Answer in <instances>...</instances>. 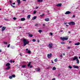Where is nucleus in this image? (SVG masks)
<instances>
[{
  "mask_svg": "<svg viewBox=\"0 0 80 80\" xmlns=\"http://www.w3.org/2000/svg\"><path fill=\"white\" fill-rule=\"evenodd\" d=\"M23 42L24 46H25L26 45H27V44L29 43V42L27 41L25 39H23Z\"/></svg>",
  "mask_w": 80,
  "mask_h": 80,
  "instance_id": "obj_1",
  "label": "nucleus"
},
{
  "mask_svg": "<svg viewBox=\"0 0 80 80\" xmlns=\"http://www.w3.org/2000/svg\"><path fill=\"white\" fill-rule=\"evenodd\" d=\"M68 24L70 25H75V23L74 22L72 21L68 22Z\"/></svg>",
  "mask_w": 80,
  "mask_h": 80,
  "instance_id": "obj_2",
  "label": "nucleus"
},
{
  "mask_svg": "<svg viewBox=\"0 0 80 80\" xmlns=\"http://www.w3.org/2000/svg\"><path fill=\"white\" fill-rule=\"evenodd\" d=\"M60 38L62 40H63V41H64V40H68V38H62L61 37Z\"/></svg>",
  "mask_w": 80,
  "mask_h": 80,
  "instance_id": "obj_3",
  "label": "nucleus"
},
{
  "mask_svg": "<svg viewBox=\"0 0 80 80\" xmlns=\"http://www.w3.org/2000/svg\"><path fill=\"white\" fill-rule=\"evenodd\" d=\"M78 59V57H77L74 56L73 57V58H72V61H75V60H77Z\"/></svg>",
  "mask_w": 80,
  "mask_h": 80,
  "instance_id": "obj_4",
  "label": "nucleus"
},
{
  "mask_svg": "<svg viewBox=\"0 0 80 80\" xmlns=\"http://www.w3.org/2000/svg\"><path fill=\"white\" fill-rule=\"evenodd\" d=\"M48 46L50 48H51L52 47V46H53V44L52 43H50L49 44Z\"/></svg>",
  "mask_w": 80,
  "mask_h": 80,
  "instance_id": "obj_5",
  "label": "nucleus"
},
{
  "mask_svg": "<svg viewBox=\"0 0 80 80\" xmlns=\"http://www.w3.org/2000/svg\"><path fill=\"white\" fill-rule=\"evenodd\" d=\"M47 56L48 58H51V57H52V53H50V54H48Z\"/></svg>",
  "mask_w": 80,
  "mask_h": 80,
  "instance_id": "obj_6",
  "label": "nucleus"
},
{
  "mask_svg": "<svg viewBox=\"0 0 80 80\" xmlns=\"http://www.w3.org/2000/svg\"><path fill=\"white\" fill-rule=\"evenodd\" d=\"M70 13H71V12L68 11L65 12V15H69V14H70Z\"/></svg>",
  "mask_w": 80,
  "mask_h": 80,
  "instance_id": "obj_7",
  "label": "nucleus"
},
{
  "mask_svg": "<svg viewBox=\"0 0 80 80\" xmlns=\"http://www.w3.org/2000/svg\"><path fill=\"white\" fill-rule=\"evenodd\" d=\"M17 2L18 3V5H19L21 3L20 0H17Z\"/></svg>",
  "mask_w": 80,
  "mask_h": 80,
  "instance_id": "obj_8",
  "label": "nucleus"
},
{
  "mask_svg": "<svg viewBox=\"0 0 80 80\" xmlns=\"http://www.w3.org/2000/svg\"><path fill=\"white\" fill-rule=\"evenodd\" d=\"M5 29H6V27H3L2 28V32H3V31H4V30H5Z\"/></svg>",
  "mask_w": 80,
  "mask_h": 80,
  "instance_id": "obj_9",
  "label": "nucleus"
},
{
  "mask_svg": "<svg viewBox=\"0 0 80 80\" xmlns=\"http://www.w3.org/2000/svg\"><path fill=\"white\" fill-rule=\"evenodd\" d=\"M62 4H56V6L58 7H62Z\"/></svg>",
  "mask_w": 80,
  "mask_h": 80,
  "instance_id": "obj_10",
  "label": "nucleus"
},
{
  "mask_svg": "<svg viewBox=\"0 0 80 80\" xmlns=\"http://www.w3.org/2000/svg\"><path fill=\"white\" fill-rule=\"evenodd\" d=\"M73 67L74 68H79L78 66L76 65H74Z\"/></svg>",
  "mask_w": 80,
  "mask_h": 80,
  "instance_id": "obj_11",
  "label": "nucleus"
},
{
  "mask_svg": "<svg viewBox=\"0 0 80 80\" xmlns=\"http://www.w3.org/2000/svg\"><path fill=\"white\" fill-rule=\"evenodd\" d=\"M31 63H32V62H29V63L28 64V67H30V66L31 65Z\"/></svg>",
  "mask_w": 80,
  "mask_h": 80,
  "instance_id": "obj_12",
  "label": "nucleus"
},
{
  "mask_svg": "<svg viewBox=\"0 0 80 80\" xmlns=\"http://www.w3.org/2000/svg\"><path fill=\"white\" fill-rule=\"evenodd\" d=\"M10 63H7L6 64V67H7L8 66H10Z\"/></svg>",
  "mask_w": 80,
  "mask_h": 80,
  "instance_id": "obj_13",
  "label": "nucleus"
},
{
  "mask_svg": "<svg viewBox=\"0 0 80 80\" xmlns=\"http://www.w3.org/2000/svg\"><path fill=\"white\" fill-rule=\"evenodd\" d=\"M77 63H78V64H79V63L80 62V61H79V60H78V59L77 60Z\"/></svg>",
  "mask_w": 80,
  "mask_h": 80,
  "instance_id": "obj_14",
  "label": "nucleus"
},
{
  "mask_svg": "<svg viewBox=\"0 0 80 80\" xmlns=\"http://www.w3.org/2000/svg\"><path fill=\"white\" fill-rule=\"evenodd\" d=\"M80 42L74 44L75 45H80Z\"/></svg>",
  "mask_w": 80,
  "mask_h": 80,
  "instance_id": "obj_15",
  "label": "nucleus"
},
{
  "mask_svg": "<svg viewBox=\"0 0 80 80\" xmlns=\"http://www.w3.org/2000/svg\"><path fill=\"white\" fill-rule=\"evenodd\" d=\"M26 53H28L29 54H30L31 53V51L30 50L28 51V52H26Z\"/></svg>",
  "mask_w": 80,
  "mask_h": 80,
  "instance_id": "obj_16",
  "label": "nucleus"
},
{
  "mask_svg": "<svg viewBox=\"0 0 80 80\" xmlns=\"http://www.w3.org/2000/svg\"><path fill=\"white\" fill-rule=\"evenodd\" d=\"M21 21H24V20H25V18H21Z\"/></svg>",
  "mask_w": 80,
  "mask_h": 80,
  "instance_id": "obj_17",
  "label": "nucleus"
},
{
  "mask_svg": "<svg viewBox=\"0 0 80 80\" xmlns=\"http://www.w3.org/2000/svg\"><path fill=\"white\" fill-rule=\"evenodd\" d=\"M37 18V17L36 16H34V17L33 18H32V20H35Z\"/></svg>",
  "mask_w": 80,
  "mask_h": 80,
  "instance_id": "obj_18",
  "label": "nucleus"
},
{
  "mask_svg": "<svg viewBox=\"0 0 80 80\" xmlns=\"http://www.w3.org/2000/svg\"><path fill=\"white\" fill-rule=\"evenodd\" d=\"M30 17H31V15H28V19H29V18H30Z\"/></svg>",
  "mask_w": 80,
  "mask_h": 80,
  "instance_id": "obj_19",
  "label": "nucleus"
},
{
  "mask_svg": "<svg viewBox=\"0 0 80 80\" xmlns=\"http://www.w3.org/2000/svg\"><path fill=\"white\" fill-rule=\"evenodd\" d=\"M10 66H8L6 68V70H8L9 69H10Z\"/></svg>",
  "mask_w": 80,
  "mask_h": 80,
  "instance_id": "obj_20",
  "label": "nucleus"
},
{
  "mask_svg": "<svg viewBox=\"0 0 80 80\" xmlns=\"http://www.w3.org/2000/svg\"><path fill=\"white\" fill-rule=\"evenodd\" d=\"M29 37H33V35L31 34H29Z\"/></svg>",
  "mask_w": 80,
  "mask_h": 80,
  "instance_id": "obj_21",
  "label": "nucleus"
},
{
  "mask_svg": "<svg viewBox=\"0 0 80 80\" xmlns=\"http://www.w3.org/2000/svg\"><path fill=\"white\" fill-rule=\"evenodd\" d=\"M38 2H42L43 0H38Z\"/></svg>",
  "mask_w": 80,
  "mask_h": 80,
  "instance_id": "obj_22",
  "label": "nucleus"
},
{
  "mask_svg": "<svg viewBox=\"0 0 80 80\" xmlns=\"http://www.w3.org/2000/svg\"><path fill=\"white\" fill-rule=\"evenodd\" d=\"M45 21H49V19L48 18H46L45 19Z\"/></svg>",
  "mask_w": 80,
  "mask_h": 80,
  "instance_id": "obj_23",
  "label": "nucleus"
},
{
  "mask_svg": "<svg viewBox=\"0 0 80 80\" xmlns=\"http://www.w3.org/2000/svg\"><path fill=\"white\" fill-rule=\"evenodd\" d=\"M52 70H56V68H55V67H53L52 68Z\"/></svg>",
  "mask_w": 80,
  "mask_h": 80,
  "instance_id": "obj_24",
  "label": "nucleus"
},
{
  "mask_svg": "<svg viewBox=\"0 0 80 80\" xmlns=\"http://www.w3.org/2000/svg\"><path fill=\"white\" fill-rule=\"evenodd\" d=\"M9 78L10 79H12L13 78H12V76H10L9 77Z\"/></svg>",
  "mask_w": 80,
  "mask_h": 80,
  "instance_id": "obj_25",
  "label": "nucleus"
},
{
  "mask_svg": "<svg viewBox=\"0 0 80 80\" xmlns=\"http://www.w3.org/2000/svg\"><path fill=\"white\" fill-rule=\"evenodd\" d=\"M3 43L5 45H7L8 44V43L7 42H4Z\"/></svg>",
  "mask_w": 80,
  "mask_h": 80,
  "instance_id": "obj_26",
  "label": "nucleus"
},
{
  "mask_svg": "<svg viewBox=\"0 0 80 80\" xmlns=\"http://www.w3.org/2000/svg\"><path fill=\"white\" fill-rule=\"evenodd\" d=\"M68 67L69 68H70V69H72V67L70 66H69Z\"/></svg>",
  "mask_w": 80,
  "mask_h": 80,
  "instance_id": "obj_27",
  "label": "nucleus"
},
{
  "mask_svg": "<svg viewBox=\"0 0 80 80\" xmlns=\"http://www.w3.org/2000/svg\"><path fill=\"white\" fill-rule=\"evenodd\" d=\"M38 32H39V33H41V32H42V30H39L38 31Z\"/></svg>",
  "mask_w": 80,
  "mask_h": 80,
  "instance_id": "obj_28",
  "label": "nucleus"
},
{
  "mask_svg": "<svg viewBox=\"0 0 80 80\" xmlns=\"http://www.w3.org/2000/svg\"><path fill=\"white\" fill-rule=\"evenodd\" d=\"M12 78H15V75H12Z\"/></svg>",
  "mask_w": 80,
  "mask_h": 80,
  "instance_id": "obj_29",
  "label": "nucleus"
},
{
  "mask_svg": "<svg viewBox=\"0 0 80 80\" xmlns=\"http://www.w3.org/2000/svg\"><path fill=\"white\" fill-rule=\"evenodd\" d=\"M44 13H42V15H40L41 17H43V16H44Z\"/></svg>",
  "mask_w": 80,
  "mask_h": 80,
  "instance_id": "obj_30",
  "label": "nucleus"
},
{
  "mask_svg": "<svg viewBox=\"0 0 80 80\" xmlns=\"http://www.w3.org/2000/svg\"><path fill=\"white\" fill-rule=\"evenodd\" d=\"M40 70V69L38 68L37 69V72H39Z\"/></svg>",
  "mask_w": 80,
  "mask_h": 80,
  "instance_id": "obj_31",
  "label": "nucleus"
},
{
  "mask_svg": "<svg viewBox=\"0 0 80 80\" xmlns=\"http://www.w3.org/2000/svg\"><path fill=\"white\" fill-rule=\"evenodd\" d=\"M11 7H13V8H15V6H13V5L11 4Z\"/></svg>",
  "mask_w": 80,
  "mask_h": 80,
  "instance_id": "obj_32",
  "label": "nucleus"
},
{
  "mask_svg": "<svg viewBox=\"0 0 80 80\" xmlns=\"http://www.w3.org/2000/svg\"><path fill=\"white\" fill-rule=\"evenodd\" d=\"M37 13V11H36L35 10L34 11L33 13V14H35V13Z\"/></svg>",
  "mask_w": 80,
  "mask_h": 80,
  "instance_id": "obj_33",
  "label": "nucleus"
},
{
  "mask_svg": "<svg viewBox=\"0 0 80 80\" xmlns=\"http://www.w3.org/2000/svg\"><path fill=\"white\" fill-rule=\"evenodd\" d=\"M26 66V65H22V68H25V66Z\"/></svg>",
  "mask_w": 80,
  "mask_h": 80,
  "instance_id": "obj_34",
  "label": "nucleus"
},
{
  "mask_svg": "<svg viewBox=\"0 0 80 80\" xmlns=\"http://www.w3.org/2000/svg\"><path fill=\"white\" fill-rule=\"evenodd\" d=\"M58 60H57V59H55L54 60V62H57L58 61Z\"/></svg>",
  "mask_w": 80,
  "mask_h": 80,
  "instance_id": "obj_35",
  "label": "nucleus"
},
{
  "mask_svg": "<svg viewBox=\"0 0 80 80\" xmlns=\"http://www.w3.org/2000/svg\"><path fill=\"white\" fill-rule=\"evenodd\" d=\"M61 44H65V42H61Z\"/></svg>",
  "mask_w": 80,
  "mask_h": 80,
  "instance_id": "obj_36",
  "label": "nucleus"
},
{
  "mask_svg": "<svg viewBox=\"0 0 80 80\" xmlns=\"http://www.w3.org/2000/svg\"><path fill=\"white\" fill-rule=\"evenodd\" d=\"M35 41H36V40L35 39H32V41L33 42H35Z\"/></svg>",
  "mask_w": 80,
  "mask_h": 80,
  "instance_id": "obj_37",
  "label": "nucleus"
},
{
  "mask_svg": "<svg viewBox=\"0 0 80 80\" xmlns=\"http://www.w3.org/2000/svg\"><path fill=\"white\" fill-rule=\"evenodd\" d=\"M13 19L14 20H17V18L15 17H14L13 18Z\"/></svg>",
  "mask_w": 80,
  "mask_h": 80,
  "instance_id": "obj_38",
  "label": "nucleus"
},
{
  "mask_svg": "<svg viewBox=\"0 0 80 80\" xmlns=\"http://www.w3.org/2000/svg\"><path fill=\"white\" fill-rule=\"evenodd\" d=\"M75 15H73L72 16V18H75Z\"/></svg>",
  "mask_w": 80,
  "mask_h": 80,
  "instance_id": "obj_39",
  "label": "nucleus"
},
{
  "mask_svg": "<svg viewBox=\"0 0 80 80\" xmlns=\"http://www.w3.org/2000/svg\"><path fill=\"white\" fill-rule=\"evenodd\" d=\"M9 2L10 3H12V1L10 0H9Z\"/></svg>",
  "mask_w": 80,
  "mask_h": 80,
  "instance_id": "obj_40",
  "label": "nucleus"
},
{
  "mask_svg": "<svg viewBox=\"0 0 80 80\" xmlns=\"http://www.w3.org/2000/svg\"><path fill=\"white\" fill-rule=\"evenodd\" d=\"M32 67H33V66H32V65H31L29 66V68H32Z\"/></svg>",
  "mask_w": 80,
  "mask_h": 80,
  "instance_id": "obj_41",
  "label": "nucleus"
},
{
  "mask_svg": "<svg viewBox=\"0 0 80 80\" xmlns=\"http://www.w3.org/2000/svg\"><path fill=\"white\" fill-rule=\"evenodd\" d=\"M38 26V24L36 23L35 25V26H36V27H37V26Z\"/></svg>",
  "mask_w": 80,
  "mask_h": 80,
  "instance_id": "obj_42",
  "label": "nucleus"
},
{
  "mask_svg": "<svg viewBox=\"0 0 80 80\" xmlns=\"http://www.w3.org/2000/svg\"><path fill=\"white\" fill-rule=\"evenodd\" d=\"M50 34L51 35H53V33L52 32H50Z\"/></svg>",
  "mask_w": 80,
  "mask_h": 80,
  "instance_id": "obj_43",
  "label": "nucleus"
},
{
  "mask_svg": "<svg viewBox=\"0 0 80 80\" xmlns=\"http://www.w3.org/2000/svg\"><path fill=\"white\" fill-rule=\"evenodd\" d=\"M10 44H9L8 45V48H9V47H10Z\"/></svg>",
  "mask_w": 80,
  "mask_h": 80,
  "instance_id": "obj_44",
  "label": "nucleus"
},
{
  "mask_svg": "<svg viewBox=\"0 0 80 80\" xmlns=\"http://www.w3.org/2000/svg\"><path fill=\"white\" fill-rule=\"evenodd\" d=\"M60 57H63V56H62V54H61V55H60Z\"/></svg>",
  "mask_w": 80,
  "mask_h": 80,
  "instance_id": "obj_45",
  "label": "nucleus"
},
{
  "mask_svg": "<svg viewBox=\"0 0 80 80\" xmlns=\"http://www.w3.org/2000/svg\"><path fill=\"white\" fill-rule=\"evenodd\" d=\"M48 68H52V67L50 66H49Z\"/></svg>",
  "mask_w": 80,
  "mask_h": 80,
  "instance_id": "obj_46",
  "label": "nucleus"
},
{
  "mask_svg": "<svg viewBox=\"0 0 80 80\" xmlns=\"http://www.w3.org/2000/svg\"><path fill=\"white\" fill-rule=\"evenodd\" d=\"M4 20H6V21H8V19H7L5 18Z\"/></svg>",
  "mask_w": 80,
  "mask_h": 80,
  "instance_id": "obj_47",
  "label": "nucleus"
},
{
  "mask_svg": "<svg viewBox=\"0 0 80 80\" xmlns=\"http://www.w3.org/2000/svg\"><path fill=\"white\" fill-rule=\"evenodd\" d=\"M12 62H13V61H12V60H11L10 61V62L11 63H12Z\"/></svg>",
  "mask_w": 80,
  "mask_h": 80,
  "instance_id": "obj_48",
  "label": "nucleus"
},
{
  "mask_svg": "<svg viewBox=\"0 0 80 80\" xmlns=\"http://www.w3.org/2000/svg\"><path fill=\"white\" fill-rule=\"evenodd\" d=\"M62 54L64 56H65V53H62Z\"/></svg>",
  "mask_w": 80,
  "mask_h": 80,
  "instance_id": "obj_49",
  "label": "nucleus"
},
{
  "mask_svg": "<svg viewBox=\"0 0 80 80\" xmlns=\"http://www.w3.org/2000/svg\"><path fill=\"white\" fill-rule=\"evenodd\" d=\"M13 5H15V2H14L12 3Z\"/></svg>",
  "mask_w": 80,
  "mask_h": 80,
  "instance_id": "obj_50",
  "label": "nucleus"
},
{
  "mask_svg": "<svg viewBox=\"0 0 80 80\" xmlns=\"http://www.w3.org/2000/svg\"><path fill=\"white\" fill-rule=\"evenodd\" d=\"M36 9H37V8H38V7H37L36 8Z\"/></svg>",
  "mask_w": 80,
  "mask_h": 80,
  "instance_id": "obj_51",
  "label": "nucleus"
},
{
  "mask_svg": "<svg viewBox=\"0 0 80 80\" xmlns=\"http://www.w3.org/2000/svg\"><path fill=\"white\" fill-rule=\"evenodd\" d=\"M70 47H68V49H70Z\"/></svg>",
  "mask_w": 80,
  "mask_h": 80,
  "instance_id": "obj_52",
  "label": "nucleus"
},
{
  "mask_svg": "<svg viewBox=\"0 0 80 80\" xmlns=\"http://www.w3.org/2000/svg\"><path fill=\"white\" fill-rule=\"evenodd\" d=\"M19 55H20V56H22V53H20Z\"/></svg>",
  "mask_w": 80,
  "mask_h": 80,
  "instance_id": "obj_53",
  "label": "nucleus"
},
{
  "mask_svg": "<svg viewBox=\"0 0 80 80\" xmlns=\"http://www.w3.org/2000/svg\"><path fill=\"white\" fill-rule=\"evenodd\" d=\"M38 42H40V40H38Z\"/></svg>",
  "mask_w": 80,
  "mask_h": 80,
  "instance_id": "obj_54",
  "label": "nucleus"
},
{
  "mask_svg": "<svg viewBox=\"0 0 80 80\" xmlns=\"http://www.w3.org/2000/svg\"><path fill=\"white\" fill-rule=\"evenodd\" d=\"M42 25H43V26H45V24H42Z\"/></svg>",
  "mask_w": 80,
  "mask_h": 80,
  "instance_id": "obj_55",
  "label": "nucleus"
},
{
  "mask_svg": "<svg viewBox=\"0 0 80 80\" xmlns=\"http://www.w3.org/2000/svg\"><path fill=\"white\" fill-rule=\"evenodd\" d=\"M2 52V50L0 49V52Z\"/></svg>",
  "mask_w": 80,
  "mask_h": 80,
  "instance_id": "obj_56",
  "label": "nucleus"
},
{
  "mask_svg": "<svg viewBox=\"0 0 80 80\" xmlns=\"http://www.w3.org/2000/svg\"><path fill=\"white\" fill-rule=\"evenodd\" d=\"M68 33H71V32L70 31H69L68 32Z\"/></svg>",
  "mask_w": 80,
  "mask_h": 80,
  "instance_id": "obj_57",
  "label": "nucleus"
},
{
  "mask_svg": "<svg viewBox=\"0 0 80 80\" xmlns=\"http://www.w3.org/2000/svg\"><path fill=\"white\" fill-rule=\"evenodd\" d=\"M66 27H68V25H67V24L66 25Z\"/></svg>",
  "mask_w": 80,
  "mask_h": 80,
  "instance_id": "obj_58",
  "label": "nucleus"
},
{
  "mask_svg": "<svg viewBox=\"0 0 80 80\" xmlns=\"http://www.w3.org/2000/svg\"><path fill=\"white\" fill-rule=\"evenodd\" d=\"M61 32H63V30L60 31Z\"/></svg>",
  "mask_w": 80,
  "mask_h": 80,
  "instance_id": "obj_59",
  "label": "nucleus"
},
{
  "mask_svg": "<svg viewBox=\"0 0 80 80\" xmlns=\"http://www.w3.org/2000/svg\"><path fill=\"white\" fill-rule=\"evenodd\" d=\"M23 1L25 2V1H26V0H23Z\"/></svg>",
  "mask_w": 80,
  "mask_h": 80,
  "instance_id": "obj_60",
  "label": "nucleus"
},
{
  "mask_svg": "<svg viewBox=\"0 0 80 80\" xmlns=\"http://www.w3.org/2000/svg\"><path fill=\"white\" fill-rule=\"evenodd\" d=\"M19 28H22V27H19Z\"/></svg>",
  "mask_w": 80,
  "mask_h": 80,
  "instance_id": "obj_61",
  "label": "nucleus"
},
{
  "mask_svg": "<svg viewBox=\"0 0 80 80\" xmlns=\"http://www.w3.org/2000/svg\"><path fill=\"white\" fill-rule=\"evenodd\" d=\"M12 62H13V63H14V62H15V61H12Z\"/></svg>",
  "mask_w": 80,
  "mask_h": 80,
  "instance_id": "obj_62",
  "label": "nucleus"
},
{
  "mask_svg": "<svg viewBox=\"0 0 80 80\" xmlns=\"http://www.w3.org/2000/svg\"><path fill=\"white\" fill-rule=\"evenodd\" d=\"M26 50L27 51V50H28V49H26Z\"/></svg>",
  "mask_w": 80,
  "mask_h": 80,
  "instance_id": "obj_63",
  "label": "nucleus"
},
{
  "mask_svg": "<svg viewBox=\"0 0 80 80\" xmlns=\"http://www.w3.org/2000/svg\"><path fill=\"white\" fill-rule=\"evenodd\" d=\"M53 61H52V63H53Z\"/></svg>",
  "mask_w": 80,
  "mask_h": 80,
  "instance_id": "obj_64",
  "label": "nucleus"
}]
</instances>
